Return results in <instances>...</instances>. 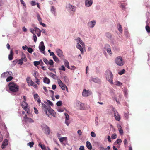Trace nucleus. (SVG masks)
<instances>
[{
    "mask_svg": "<svg viewBox=\"0 0 150 150\" xmlns=\"http://www.w3.org/2000/svg\"><path fill=\"white\" fill-rule=\"evenodd\" d=\"M9 90L12 92H17L19 90V86L13 82H11L8 84Z\"/></svg>",
    "mask_w": 150,
    "mask_h": 150,
    "instance_id": "f257e3e1",
    "label": "nucleus"
},
{
    "mask_svg": "<svg viewBox=\"0 0 150 150\" xmlns=\"http://www.w3.org/2000/svg\"><path fill=\"white\" fill-rule=\"evenodd\" d=\"M105 75L106 79L111 84H113V76L111 71L108 70L106 71L105 73Z\"/></svg>",
    "mask_w": 150,
    "mask_h": 150,
    "instance_id": "f03ea898",
    "label": "nucleus"
},
{
    "mask_svg": "<svg viewBox=\"0 0 150 150\" xmlns=\"http://www.w3.org/2000/svg\"><path fill=\"white\" fill-rule=\"evenodd\" d=\"M76 40L78 42V44L76 46V47L80 50L81 54H83V50L80 44H81L83 47H84L85 46L84 44L81 40L80 38H78L76 39Z\"/></svg>",
    "mask_w": 150,
    "mask_h": 150,
    "instance_id": "7ed1b4c3",
    "label": "nucleus"
},
{
    "mask_svg": "<svg viewBox=\"0 0 150 150\" xmlns=\"http://www.w3.org/2000/svg\"><path fill=\"white\" fill-rule=\"evenodd\" d=\"M116 63L118 65L122 66L124 64V62L121 56H118L115 59Z\"/></svg>",
    "mask_w": 150,
    "mask_h": 150,
    "instance_id": "20e7f679",
    "label": "nucleus"
},
{
    "mask_svg": "<svg viewBox=\"0 0 150 150\" xmlns=\"http://www.w3.org/2000/svg\"><path fill=\"white\" fill-rule=\"evenodd\" d=\"M66 8L69 12H74L76 10L75 7L70 4H69L67 5Z\"/></svg>",
    "mask_w": 150,
    "mask_h": 150,
    "instance_id": "39448f33",
    "label": "nucleus"
},
{
    "mask_svg": "<svg viewBox=\"0 0 150 150\" xmlns=\"http://www.w3.org/2000/svg\"><path fill=\"white\" fill-rule=\"evenodd\" d=\"M43 61L47 65H49L52 67H54V62L53 61L52 59H50L49 61L46 58L43 59Z\"/></svg>",
    "mask_w": 150,
    "mask_h": 150,
    "instance_id": "423d86ee",
    "label": "nucleus"
},
{
    "mask_svg": "<svg viewBox=\"0 0 150 150\" xmlns=\"http://www.w3.org/2000/svg\"><path fill=\"white\" fill-rule=\"evenodd\" d=\"M42 110L44 111L46 115H48L47 111L50 108V107L49 105H47L46 106L43 103H42Z\"/></svg>",
    "mask_w": 150,
    "mask_h": 150,
    "instance_id": "0eeeda50",
    "label": "nucleus"
},
{
    "mask_svg": "<svg viewBox=\"0 0 150 150\" xmlns=\"http://www.w3.org/2000/svg\"><path fill=\"white\" fill-rule=\"evenodd\" d=\"M113 111L114 112V117L116 120L120 121V117L118 112L115 110V108H113Z\"/></svg>",
    "mask_w": 150,
    "mask_h": 150,
    "instance_id": "6e6552de",
    "label": "nucleus"
},
{
    "mask_svg": "<svg viewBox=\"0 0 150 150\" xmlns=\"http://www.w3.org/2000/svg\"><path fill=\"white\" fill-rule=\"evenodd\" d=\"M56 52L57 55L61 59H63L64 58V56L63 54L62 51L60 49H57L56 50Z\"/></svg>",
    "mask_w": 150,
    "mask_h": 150,
    "instance_id": "1a4fd4ad",
    "label": "nucleus"
},
{
    "mask_svg": "<svg viewBox=\"0 0 150 150\" xmlns=\"http://www.w3.org/2000/svg\"><path fill=\"white\" fill-rule=\"evenodd\" d=\"M96 23V21L93 20L88 22L87 25L88 27L92 28L94 27Z\"/></svg>",
    "mask_w": 150,
    "mask_h": 150,
    "instance_id": "9d476101",
    "label": "nucleus"
},
{
    "mask_svg": "<svg viewBox=\"0 0 150 150\" xmlns=\"http://www.w3.org/2000/svg\"><path fill=\"white\" fill-rule=\"evenodd\" d=\"M91 94V92L89 90H86L85 89L83 90L82 93L83 96L85 97L88 96Z\"/></svg>",
    "mask_w": 150,
    "mask_h": 150,
    "instance_id": "9b49d317",
    "label": "nucleus"
},
{
    "mask_svg": "<svg viewBox=\"0 0 150 150\" xmlns=\"http://www.w3.org/2000/svg\"><path fill=\"white\" fill-rule=\"evenodd\" d=\"M93 3V0H86L85 1V6L86 7H90L92 6Z\"/></svg>",
    "mask_w": 150,
    "mask_h": 150,
    "instance_id": "f8f14e48",
    "label": "nucleus"
},
{
    "mask_svg": "<svg viewBox=\"0 0 150 150\" xmlns=\"http://www.w3.org/2000/svg\"><path fill=\"white\" fill-rule=\"evenodd\" d=\"M105 48L107 50L108 53L110 55H111L112 54V52L110 45L108 44L105 45Z\"/></svg>",
    "mask_w": 150,
    "mask_h": 150,
    "instance_id": "ddd939ff",
    "label": "nucleus"
},
{
    "mask_svg": "<svg viewBox=\"0 0 150 150\" xmlns=\"http://www.w3.org/2000/svg\"><path fill=\"white\" fill-rule=\"evenodd\" d=\"M26 81L28 85L29 86H33L34 84V82L31 79L30 77H28L26 79Z\"/></svg>",
    "mask_w": 150,
    "mask_h": 150,
    "instance_id": "4468645a",
    "label": "nucleus"
},
{
    "mask_svg": "<svg viewBox=\"0 0 150 150\" xmlns=\"http://www.w3.org/2000/svg\"><path fill=\"white\" fill-rule=\"evenodd\" d=\"M77 103L79 105V108L80 109L83 110H86L84 104L79 101Z\"/></svg>",
    "mask_w": 150,
    "mask_h": 150,
    "instance_id": "2eb2a0df",
    "label": "nucleus"
},
{
    "mask_svg": "<svg viewBox=\"0 0 150 150\" xmlns=\"http://www.w3.org/2000/svg\"><path fill=\"white\" fill-rule=\"evenodd\" d=\"M34 97L35 100L37 101L39 104H40L41 101L39 95L37 94H35L34 95Z\"/></svg>",
    "mask_w": 150,
    "mask_h": 150,
    "instance_id": "dca6fc26",
    "label": "nucleus"
},
{
    "mask_svg": "<svg viewBox=\"0 0 150 150\" xmlns=\"http://www.w3.org/2000/svg\"><path fill=\"white\" fill-rule=\"evenodd\" d=\"M50 11L54 16H56V8L53 6H51Z\"/></svg>",
    "mask_w": 150,
    "mask_h": 150,
    "instance_id": "f3484780",
    "label": "nucleus"
},
{
    "mask_svg": "<svg viewBox=\"0 0 150 150\" xmlns=\"http://www.w3.org/2000/svg\"><path fill=\"white\" fill-rule=\"evenodd\" d=\"M117 127L120 135H123V131L121 125L120 124H118L117 125Z\"/></svg>",
    "mask_w": 150,
    "mask_h": 150,
    "instance_id": "a211bd4d",
    "label": "nucleus"
},
{
    "mask_svg": "<svg viewBox=\"0 0 150 150\" xmlns=\"http://www.w3.org/2000/svg\"><path fill=\"white\" fill-rule=\"evenodd\" d=\"M64 114L65 117V123L68 126L69 123L68 122V120L69 119V116L67 113H64Z\"/></svg>",
    "mask_w": 150,
    "mask_h": 150,
    "instance_id": "6ab92c4d",
    "label": "nucleus"
},
{
    "mask_svg": "<svg viewBox=\"0 0 150 150\" xmlns=\"http://www.w3.org/2000/svg\"><path fill=\"white\" fill-rule=\"evenodd\" d=\"M8 74H9L10 76H12L13 75L12 72L11 71H9L8 72H4L1 75L2 76L4 77L6 76H7L8 75Z\"/></svg>",
    "mask_w": 150,
    "mask_h": 150,
    "instance_id": "aec40b11",
    "label": "nucleus"
},
{
    "mask_svg": "<svg viewBox=\"0 0 150 150\" xmlns=\"http://www.w3.org/2000/svg\"><path fill=\"white\" fill-rule=\"evenodd\" d=\"M47 111H48L50 114L52 115L54 117H55L56 116V115L55 112L51 108Z\"/></svg>",
    "mask_w": 150,
    "mask_h": 150,
    "instance_id": "412c9836",
    "label": "nucleus"
},
{
    "mask_svg": "<svg viewBox=\"0 0 150 150\" xmlns=\"http://www.w3.org/2000/svg\"><path fill=\"white\" fill-rule=\"evenodd\" d=\"M8 145V140L6 139L4 140L2 145V148H4Z\"/></svg>",
    "mask_w": 150,
    "mask_h": 150,
    "instance_id": "4be33fe9",
    "label": "nucleus"
},
{
    "mask_svg": "<svg viewBox=\"0 0 150 150\" xmlns=\"http://www.w3.org/2000/svg\"><path fill=\"white\" fill-rule=\"evenodd\" d=\"M37 28V27H35L34 28V29L33 28H30V31L31 33H32L33 35V38H37V36L35 35V33L36 32V28Z\"/></svg>",
    "mask_w": 150,
    "mask_h": 150,
    "instance_id": "5701e85b",
    "label": "nucleus"
},
{
    "mask_svg": "<svg viewBox=\"0 0 150 150\" xmlns=\"http://www.w3.org/2000/svg\"><path fill=\"white\" fill-rule=\"evenodd\" d=\"M36 28L35 34H36L38 37H40L41 35V30L38 28Z\"/></svg>",
    "mask_w": 150,
    "mask_h": 150,
    "instance_id": "b1692460",
    "label": "nucleus"
},
{
    "mask_svg": "<svg viewBox=\"0 0 150 150\" xmlns=\"http://www.w3.org/2000/svg\"><path fill=\"white\" fill-rule=\"evenodd\" d=\"M13 51L11 50L10 52V54L8 56V59L10 60H11L13 59Z\"/></svg>",
    "mask_w": 150,
    "mask_h": 150,
    "instance_id": "393cba45",
    "label": "nucleus"
},
{
    "mask_svg": "<svg viewBox=\"0 0 150 150\" xmlns=\"http://www.w3.org/2000/svg\"><path fill=\"white\" fill-rule=\"evenodd\" d=\"M39 48L41 52L44 54V50L45 49V47L44 45L39 46Z\"/></svg>",
    "mask_w": 150,
    "mask_h": 150,
    "instance_id": "a878e982",
    "label": "nucleus"
},
{
    "mask_svg": "<svg viewBox=\"0 0 150 150\" xmlns=\"http://www.w3.org/2000/svg\"><path fill=\"white\" fill-rule=\"evenodd\" d=\"M117 27L118 30L119 31V32L122 33V32L123 30L122 29V26L120 24H118L117 25Z\"/></svg>",
    "mask_w": 150,
    "mask_h": 150,
    "instance_id": "bb28decb",
    "label": "nucleus"
},
{
    "mask_svg": "<svg viewBox=\"0 0 150 150\" xmlns=\"http://www.w3.org/2000/svg\"><path fill=\"white\" fill-rule=\"evenodd\" d=\"M86 146L88 148L91 150L92 148V146L91 144L89 141H87L86 142Z\"/></svg>",
    "mask_w": 150,
    "mask_h": 150,
    "instance_id": "cd10ccee",
    "label": "nucleus"
},
{
    "mask_svg": "<svg viewBox=\"0 0 150 150\" xmlns=\"http://www.w3.org/2000/svg\"><path fill=\"white\" fill-rule=\"evenodd\" d=\"M26 58L25 57L23 59L21 58L18 60V64L21 65H22L23 63V61L24 60L25 61H26Z\"/></svg>",
    "mask_w": 150,
    "mask_h": 150,
    "instance_id": "c85d7f7f",
    "label": "nucleus"
},
{
    "mask_svg": "<svg viewBox=\"0 0 150 150\" xmlns=\"http://www.w3.org/2000/svg\"><path fill=\"white\" fill-rule=\"evenodd\" d=\"M45 133L46 134H49L50 133V130L48 126H46L45 130Z\"/></svg>",
    "mask_w": 150,
    "mask_h": 150,
    "instance_id": "c756f323",
    "label": "nucleus"
},
{
    "mask_svg": "<svg viewBox=\"0 0 150 150\" xmlns=\"http://www.w3.org/2000/svg\"><path fill=\"white\" fill-rule=\"evenodd\" d=\"M43 82L45 83L49 84L50 82V81L48 78L45 77L43 79Z\"/></svg>",
    "mask_w": 150,
    "mask_h": 150,
    "instance_id": "7c9ffc66",
    "label": "nucleus"
},
{
    "mask_svg": "<svg viewBox=\"0 0 150 150\" xmlns=\"http://www.w3.org/2000/svg\"><path fill=\"white\" fill-rule=\"evenodd\" d=\"M25 122L27 123H33L34 122V120L31 118H28L27 119L25 120Z\"/></svg>",
    "mask_w": 150,
    "mask_h": 150,
    "instance_id": "2f4dec72",
    "label": "nucleus"
},
{
    "mask_svg": "<svg viewBox=\"0 0 150 150\" xmlns=\"http://www.w3.org/2000/svg\"><path fill=\"white\" fill-rule=\"evenodd\" d=\"M28 104L25 101H23L22 103L21 106L23 108L28 107Z\"/></svg>",
    "mask_w": 150,
    "mask_h": 150,
    "instance_id": "473e14b6",
    "label": "nucleus"
},
{
    "mask_svg": "<svg viewBox=\"0 0 150 150\" xmlns=\"http://www.w3.org/2000/svg\"><path fill=\"white\" fill-rule=\"evenodd\" d=\"M64 65L65 66L68 68L70 69V67L69 65V63L68 61L66 59L64 60Z\"/></svg>",
    "mask_w": 150,
    "mask_h": 150,
    "instance_id": "72a5a7b5",
    "label": "nucleus"
},
{
    "mask_svg": "<svg viewBox=\"0 0 150 150\" xmlns=\"http://www.w3.org/2000/svg\"><path fill=\"white\" fill-rule=\"evenodd\" d=\"M67 137H63L59 138V140L60 142L62 143L64 141L67 140Z\"/></svg>",
    "mask_w": 150,
    "mask_h": 150,
    "instance_id": "f704fd0d",
    "label": "nucleus"
},
{
    "mask_svg": "<svg viewBox=\"0 0 150 150\" xmlns=\"http://www.w3.org/2000/svg\"><path fill=\"white\" fill-rule=\"evenodd\" d=\"M33 75L34 76L35 78H38L37 77L38 76V72L37 71H34V72L33 74Z\"/></svg>",
    "mask_w": 150,
    "mask_h": 150,
    "instance_id": "c9c22d12",
    "label": "nucleus"
},
{
    "mask_svg": "<svg viewBox=\"0 0 150 150\" xmlns=\"http://www.w3.org/2000/svg\"><path fill=\"white\" fill-rule=\"evenodd\" d=\"M57 82L60 87H61L64 84L62 82L60 79L58 80L57 81Z\"/></svg>",
    "mask_w": 150,
    "mask_h": 150,
    "instance_id": "e433bc0d",
    "label": "nucleus"
},
{
    "mask_svg": "<svg viewBox=\"0 0 150 150\" xmlns=\"http://www.w3.org/2000/svg\"><path fill=\"white\" fill-rule=\"evenodd\" d=\"M122 142V140L120 139H117L116 141L114 143V145H116V144H118L119 145Z\"/></svg>",
    "mask_w": 150,
    "mask_h": 150,
    "instance_id": "4c0bfd02",
    "label": "nucleus"
},
{
    "mask_svg": "<svg viewBox=\"0 0 150 150\" xmlns=\"http://www.w3.org/2000/svg\"><path fill=\"white\" fill-rule=\"evenodd\" d=\"M61 87L62 89L63 90H64L65 89H66L67 91V92H68V88L65 84H64Z\"/></svg>",
    "mask_w": 150,
    "mask_h": 150,
    "instance_id": "58836bf2",
    "label": "nucleus"
},
{
    "mask_svg": "<svg viewBox=\"0 0 150 150\" xmlns=\"http://www.w3.org/2000/svg\"><path fill=\"white\" fill-rule=\"evenodd\" d=\"M53 58L54 60L57 63H58L59 62V60L58 57H56L55 55L53 57Z\"/></svg>",
    "mask_w": 150,
    "mask_h": 150,
    "instance_id": "ea45409f",
    "label": "nucleus"
},
{
    "mask_svg": "<svg viewBox=\"0 0 150 150\" xmlns=\"http://www.w3.org/2000/svg\"><path fill=\"white\" fill-rule=\"evenodd\" d=\"M93 81L95 82L98 83L100 82V79L98 78H95L93 79Z\"/></svg>",
    "mask_w": 150,
    "mask_h": 150,
    "instance_id": "a19ab883",
    "label": "nucleus"
},
{
    "mask_svg": "<svg viewBox=\"0 0 150 150\" xmlns=\"http://www.w3.org/2000/svg\"><path fill=\"white\" fill-rule=\"evenodd\" d=\"M105 36L107 38H110L112 36L111 33H106L105 34Z\"/></svg>",
    "mask_w": 150,
    "mask_h": 150,
    "instance_id": "79ce46f5",
    "label": "nucleus"
},
{
    "mask_svg": "<svg viewBox=\"0 0 150 150\" xmlns=\"http://www.w3.org/2000/svg\"><path fill=\"white\" fill-rule=\"evenodd\" d=\"M37 18L38 20V21L39 22H40L42 21V19L40 17V15L38 13L37 15Z\"/></svg>",
    "mask_w": 150,
    "mask_h": 150,
    "instance_id": "37998d69",
    "label": "nucleus"
},
{
    "mask_svg": "<svg viewBox=\"0 0 150 150\" xmlns=\"http://www.w3.org/2000/svg\"><path fill=\"white\" fill-rule=\"evenodd\" d=\"M34 144V143L33 142H31L29 143H28L27 145L28 146H29L30 148H31L33 147Z\"/></svg>",
    "mask_w": 150,
    "mask_h": 150,
    "instance_id": "c03bdc74",
    "label": "nucleus"
},
{
    "mask_svg": "<svg viewBox=\"0 0 150 150\" xmlns=\"http://www.w3.org/2000/svg\"><path fill=\"white\" fill-rule=\"evenodd\" d=\"M13 79V77L12 76H9L6 79V81L7 82H9L11 81Z\"/></svg>",
    "mask_w": 150,
    "mask_h": 150,
    "instance_id": "a18cd8bd",
    "label": "nucleus"
},
{
    "mask_svg": "<svg viewBox=\"0 0 150 150\" xmlns=\"http://www.w3.org/2000/svg\"><path fill=\"white\" fill-rule=\"evenodd\" d=\"M62 102L61 101H59L57 102L56 103V105L57 106H60L62 105Z\"/></svg>",
    "mask_w": 150,
    "mask_h": 150,
    "instance_id": "49530a36",
    "label": "nucleus"
},
{
    "mask_svg": "<svg viewBox=\"0 0 150 150\" xmlns=\"http://www.w3.org/2000/svg\"><path fill=\"white\" fill-rule=\"evenodd\" d=\"M40 64V62L39 61H34V65L37 67V66L38 65H39Z\"/></svg>",
    "mask_w": 150,
    "mask_h": 150,
    "instance_id": "de8ad7c7",
    "label": "nucleus"
},
{
    "mask_svg": "<svg viewBox=\"0 0 150 150\" xmlns=\"http://www.w3.org/2000/svg\"><path fill=\"white\" fill-rule=\"evenodd\" d=\"M49 75L51 77L54 79H55V77L56 76V75L52 73H50Z\"/></svg>",
    "mask_w": 150,
    "mask_h": 150,
    "instance_id": "09e8293b",
    "label": "nucleus"
},
{
    "mask_svg": "<svg viewBox=\"0 0 150 150\" xmlns=\"http://www.w3.org/2000/svg\"><path fill=\"white\" fill-rule=\"evenodd\" d=\"M59 69L60 70L65 71V68L64 65L62 66L60 68H59Z\"/></svg>",
    "mask_w": 150,
    "mask_h": 150,
    "instance_id": "8fccbe9b",
    "label": "nucleus"
},
{
    "mask_svg": "<svg viewBox=\"0 0 150 150\" xmlns=\"http://www.w3.org/2000/svg\"><path fill=\"white\" fill-rule=\"evenodd\" d=\"M117 137V135L116 134L114 133L112 134L111 135V138L112 139H116Z\"/></svg>",
    "mask_w": 150,
    "mask_h": 150,
    "instance_id": "3c124183",
    "label": "nucleus"
},
{
    "mask_svg": "<svg viewBox=\"0 0 150 150\" xmlns=\"http://www.w3.org/2000/svg\"><path fill=\"white\" fill-rule=\"evenodd\" d=\"M146 31L148 33L150 32V27L148 25H146Z\"/></svg>",
    "mask_w": 150,
    "mask_h": 150,
    "instance_id": "603ef678",
    "label": "nucleus"
},
{
    "mask_svg": "<svg viewBox=\"0 0 150 150\" xmlns=\"http://www.w3.org/2000/svg\"><path fill=\"white\" fill-rule=\"evenodd\" d=\"M21 3L23 5L24 7L26 8V5L24 2L23 1V0H20Z\"/></svg>",
    "mask_w": 150,
    "mask_h": 150,
    "instance_id": "864d4df0",
    "label": "nucleus"
},
{
    "mask_svg": "<svg viewBox=\"0 0 150 150\" xmlns=\"http://www.w3.org/2000/svg\"><path fill=\"white\" fill-rule=\"evenodd\" d=\"M39 146L41 147L42 150L46 148L45 147L44 145H42L41 144H40V143H39Z\"/></svg>",
    "mask_w": 150,
    "mask_h": 150,
    "instance_id": "5fc2aeb1",
    "label": "nucleus"
},
{
    "mask_svg": "<svg viewBox=\"0 0 150 150\" xmlns=\"http://www.w3.org/2000/svg\"><path fill=\"white\" fill-rule=\"evenodd\" d=\"M35 79L36 80L35 81V82L38 85L40 84V80L38 78Z\"/></svg>",
    "mask_w": 150,
    "mask_h": 150,
    "instance_id": "6e6d98bb",
    "label": "nucleus"
},
{
    "mask_svg": "<svg viewBox=\"0 0 150 150\" xmlns=\"http://www.w3.org/2000/svg\"><path fill=\"white\" fill-rule=\"evenodd\" d=\"M91 135L92 137H95L96 136V134L93 131L91 132Z\"/></svg>",
    "mask_w": 150,
    "mask_h": 150,
    "instance_id": "4d7b16f0",
    "label": "nucleus"
},
{
    "mask_svg": "<svg viewBox=\"0 0 150 150\" xmlns=\"http://www.w3.org/2000/svg\"><path fill=\"white\" fill-rule=\"evenodd\" d=\"M125 71V70L124 69H123L121 71H120L118 74L120 75H122L123 74Z\"/></svg>",
    "mask_w": 150,
    "mask_h": 150,
    "instance_id": "13d9d810",
    "label": "nucleus"
},
{
    "mask_svg": "<svg viewBox=\"0 0 150 150\" xmlns=\"http://www.w3.org/2000/svg\"><path fill=\"white\" fill-rule=\"evenodd\" d=\"M129 115V112L125 113H124V116L126 118H128Z\"/></svg>",
    "mask_w": 150,
    "mask_h": 150,
    "instance_id": "bf43d9fd",
    "label": "nucleus"
},
{
    "mask_svg": "<svg viewBox=\"0 0 150 150\" xmlns=\"http://www.w3.org/2000/svg\"><path fill=\"white\" fill-rule=\"evenodd\" d=\"M30 53H31L33 51V50L31 48H28L27 50Z\"/></svg>",
    "mask_w": 150,
    "mask_h": 150,
    "instance_id": "052dcab7",
    "label": "nucleus"
},
{
    "mask_svg": "<svg viewBox=\"0 0 150 150\" xmlns=\"http://www.w3.org/2000/svg\"><path fill=\"white\" fill-rule=\"evenodd\" d=\"M40 24V25H42L43 27H46V25L44 23H43L42 22V21L40 22L39 23Z\"/></svg>",
    "mask_w": 150,
    "mask_h": 150,
    "instance_id": "680f3d73",
    "label": "nucleus"
},
{
    "mask_svg": "<svg viewBox=\"0 0 150 150\" xmlns=\"http://www.w3.org/2000/svg\"><path fill=\"white\" fill-rule=\"evenodd\" d=\"M115 84L117 86H119L122 84V83H121L119 81L116 82Z\"/></svg>",
    "mask_w": 150,
    "mask_h": 150,
    "instance_id": "e2e57ef3",
    "label": "nucleus"
},
{
    "mask_svg": "<svg viewBox=\"0 0 150 150\" xmlns=\"http://www.w3.org/2000/svg\"><path fill=\"white\" fill-rule=\"evenodd\" d=\"M31 4L32 6H35L36 5V2L34 1H32L31 2Z\"/></svg>",
    "mask_w": 150,
    "mask_h": 150,
    "instance_id": "0e129e2a",
    "label": "nucleus"
},
{
    "mask_svg": "<svg viewBox=\"0 0 150 150\" xmlns=\"http://www.w3.org/2000/svg\"><path fill=\"white\" fill-rule=\"evenodd\" d=\"M34 112L36 114H38V109L35 108L34 107Z\"/></svg>",
    "mask_w": 150,
    "mask_h": 150,
    "instance_id": "69168bd1",
    "label": "nucleus"
},
{
    "mask_svg": "<svg viewBox=\"0 0 150 150\" xmlns=\"http://www.w3.org/2000/svg\"><path fill=\"white\" fill-rule=\"evenodd\" d=\"M77 133L79 135V136H81L82 135V132L80 130H79L78 131Z\"/></svg>",
    "mask_w": 150,
    "mask_h": 150,
    "instance_id": "338daca9",
    "label": "nucleus"
},
{
    "mask_svg": "<svg viewBox=\"0 0 150 150\" xmlns=\"http://www.w3.org/2000/svg\"><path fill=\"white\" fill-rule=\"evenodd\" d=\"M79 150H85L84 149V147L83 146H80L79 148Z\"/></svg>",
    "mask_w": 150,
    "mask_h": 150,
    "instance_id": "774afa93",
    "label": "nucleus"
}]
</instances>
